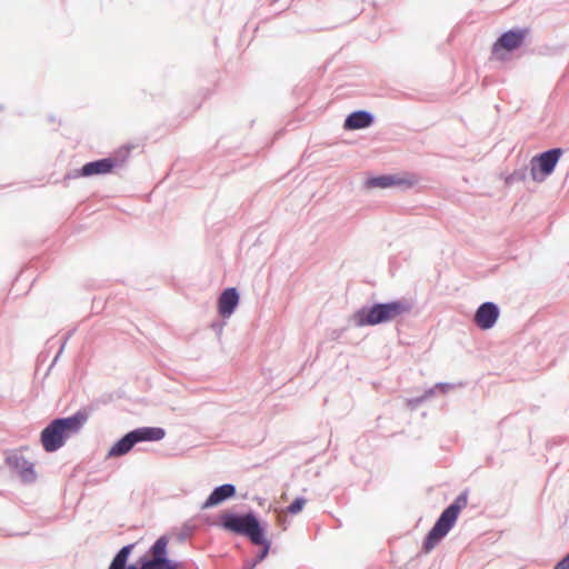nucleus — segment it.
<instances>
[{"instance_id": "1", "label": "nucleus", "mask_w": 569, "mask_h": 569, "mask_svg": "<svg viewBox=\"0 0 569 569\" xmlns=\"http://www.w3.org/2000/svg\"><path fill=\"white\" fill-rule=\"evenodd\" d=\"M89 415L84 410L77 411L73 416L52 420L40 435V441L47 452H53L60 449L67 439L77 435Z\"/></svg>"}, {"instance_id": "2", "label": "nucleus", "mask_w": 569, "mask_h": 569, "mask_svg": "<svg viewBox=\"0 0 569 569\" xmlns=\"http://www.w3.org/2000/svg\"><path fill=\"white\" fill-rule=\"evenodd\" d=\"M221 526L224 530L236 535L246 536L250 539L253 545H264L266 548L260 557L262 559L268 552V542L263 536V529L261 528L258 519L252 513L238 516L230 512H224L220 517Z\"/></svg>"}, {"instance_id": "3", "label": "nucleus", "mask_w": 569, "mask_h": 569, "mask_svg": "<svg viewBox=\"0 0 569 569\" xmlns=\"http://www.w3.org/2000/svg\"><path fill=\"white\" fill-rule=\"evenodd\" d=\"M467 506L468 495L467 492H462L448 508L442 511L437 522L426 537L423 542V550L426 552L431 551L438 545V542L450 531V529L455 526L459 513L466 509Z\"/></svg>"}, {"instance_id": "4", "label": "nucleus", "mask_w": 569, "mask_h": 569, "mask_svg": "<svg viewBox=\"0 0 569 569\" xmlns=\"http://www.w3.org/2000/svg\"><path fill=\"white\" fill-rule=\"evenodd\" d=\"M409 311L410 306L403 301H391L373 305L369 309H361L355 315V319L359 327L376 326L396 320Z\"/></svg>"}, {"instance_id": "5", "label": "nucleus", "mask_w": 569, "mask_h": 569, "mask_svg": "<svg viewBox=\"0 0 569 569\" xmlns=\"http://www.w3.org/2000/svg\"><path fill=\"white\" fill-rule=\"evenodd\" d=\"M561 154L562 150L557 148L533 157L530 161V174L532 180L537 182L545 181V179L553 172Z\"/></svg>"}, {"instance_id": "6", "label": "nucleus", "mask_w": 569, "mask_h": 569, "mask_svg": "<svg viewBox=\"0 0 569 569\" xmlns=\"http://www.w3.org/2000/svg\"><path fill=\"white\" fill-rule=\"evenodd\" d=\"M527 36V30H510L505 32L492 46V56L502 60V50L512 51L521 46Z\"/></svg>"}, {"instance_id": "7", "label": "nucleus", "mask_w": 569, "mask_h": 569, "mask_svg": "<svg viewBox=\"0 0 569 569\" xmlns=\"http://www.w3.org/2000/svg\"><path fill=\"white\" fill-rule=\"evenodd\" d=\"M499 313V309L493 302H485L477 309L473 322L479 329L489 330L497 322Z\"/></svg>"}, {"instance_id": "8", "label": "nucleus", "mask_w": 569, "mask_h": 569, "mask_svg": "<svg viewBox=\"0 0 569 569\" xmlns=\"http://www.w3.org/2000/svg\"><path fill=\"white\" fill-rule=\"evenodd\" d=\"M418 182V179L413 174H407L406 177L399 176H380L371 178L367 181L368 188H389L393 186H407L412 187Z\"/></svg>"}, {"instance_id": "9", "label": "nucleus", "mask_w": 569, "mask_h": 569, "mask_svg": "<svg viewBox=\"0 0 569 569\" xmlns=\"http://www.w3.org/2000/svg\"><path fill=\"white\" fill-rule=\"evenodd\" d=\"M239 303V295L234 288L226 289L218 299V311L221 317H230Z\"/></svg>"}, {"instance_id": "10", "label": "nucleus", "mask_w": 569, "mask_h": 569, "mask_svg": "<svg viewBox=\"0 0 569 569\" xmlns=\"http://www.w3.org/2000/svg\"><path fill=\"white\" fill-rule=\"evenodd\" d=\"M116 167V160L112 158H104L97 161L86 163L80 171L82 177H90L97 174H107Z\"/></svg>"}, {"instance_id": "11", "label": "nucleus", "mask_w": 569, "mask_h": 569, "mask_svg": "<svg viewBox=\"0 0 569 569\" xmlns=\"http://www.w3.org/2000/svg\"><path fill=\"white\" fill-rule=\"evenodd\" d=\"M236 493V488L232 485H222L217 487L211 495L208 497L206 502L203 503V508L214 507L224 500L233 497Z\"/></svg>"}, {"instance_id": "12", "label": "nucleus", "mask_w": 569, "mask_h": 569, "mask_svg": "<svg viewBox=\"0 0 569 569\" xmlns=\"http://www.w3.org/2000/svg\"><path fill=\"white\" fill-rule=\"evenodd\" d=\"M8 461L19 472L23 481L31 482L36 479L33 465L27 461L23 457L14 455L9 458Z\"/></svg>"}, {"instance_id": "13", "label": "nucleus", "mask_w": 569, "mask_h": 569, "mask_svg": "<svg viewBox=\"0 0 569 569\" xmlns=\"http://www.w3.org/2000/svg\"><path fill=\"white\" fill-rule=\"evenodd\" d=\"M168 540L164 537L159 538L151 547L153 559H158L164 565V569H180V565L166 559Z\"/></svg>"}, {"instance_id": "14", "label": "nucleus", "mask_w": 569, "mask_h": 569, "mask_svg": "<svg viewBox=\"0 0 569 569\" xmlns=\"http://www.w3.org/2000/svg\"><path fill=\"white\" fill-rule=\"evenodd\" d=\"M372 123V117L366 111H356L345 121V129L357 130L369 127Z\"/></svg>"}, {"instance_id": "15", "label": "nucleus", "mask_w": 569, "mask_h": 569, "mask_svg": "<svg viewBox=\"0 0 569 569\" xmlns=\"http://www.w3.org/2000/svg\"><path fill=\"white\" fill-rule=\"evenodd\" d=\"M136 442L140 441H158L164 437V430L158 427H143L131 431Z\"/></svg>"}, {"instance_id": "16", "label": "nucleus", "mask_w": 569, "mask_h": 569, "mask_svg": "<svg viewBox=\"0 0 569 569\" xmlns=\"http://www.w3.org/2000/svg\"><path fill=\"white\" fill-rule=\"evenodd\" d=\"M136 439L132 432L127 433L120 440H118L109 450V457H120L128 453L136 445Z\"/></svg>"}, {"instance_id": "17", "label": "nucleus", "mask_w": 569, "mask_h": 569, "mask_svg": "<svg viewBox=\"0 0 569 569\" xmlns=\"http://www.w3.org/2000/svg\"><path fill=\"white\" fill-rule=\"evenodd\" d=\"M133 547V545H128L121 548L120 551L113 558L111 565L109 566V569H127L128 567H126V565Z\"/></svg>"}, {"instance_id": "18", "label": "nucleus", "mask_w": 569, "mask_h": 569, "mask_svg": "<svg viewBox=\"0 0 569 569\" xmlns=\"http://www.w3.org/2000/svg\"><path fill=\"white\" fill-rule=\"evenodd\" d=\"M140 567L136 565H130L127 569H164V565L160 562L158 559H141Z\"/></svg>"}, {"instance_id": "19", "label": "nucleus", "mask_w": 569, "mask_h": 569, "mask_svg": "<svg viewBox=\"0 0 569 569\" xmlns=\"http://www.w3.org/2000/svg\"><path fill=\"white\" fill-rule=\"evenodd\" d=\"M307 500L305 498H297L288 508H287V512L288 513H291V515H296L298 512H300L305 505H306Z\"/></svg>"}, {"instance_id": "20", "label": "nucleus", "mask_w": 569, "mask_h": 569, "mask_svg": "<svg viewBox=\"0 0 569 569\" xmlns=\"http://www.w3.org/2000/svg\"><path fill=\"white\" fill-rule=\"evenodd\" d=\"M553 569H569V553Z\"/></svg>"}]
</instances>
